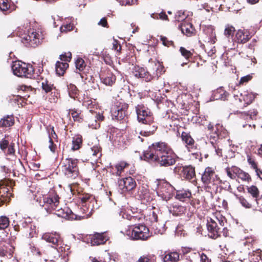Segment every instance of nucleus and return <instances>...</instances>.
Listing matches in <instances>:
<instances>
[{"label":"nucleus","mask_w":262,"mask_h":262,"mask_svg":"<svg viewBox=\"0 0 262 262\" xmlns=\"http://www.w3.org/2000/svg\"><path fill=\"white\" fill-rule=\"evenodd\" d=\"M42 90L45 93H48L52 91L53 89V84L49 83L48 81L46 80L43 81L41 83Z\"/></svg>","instance_id":"47"},{"label":"nucleus","mask_w":262,"mask_h":262,"mask_svg":"<svg viewBox=\"0 0 262 262\" xmlns=\"http://www.w3.org/2000/svg\"><path fill=\"white\" fill-rule=\"evenodd\" d=\"M215 135H211L210 137V143L211 144L213 148L214 149L216 154L222 157V148H221V143L220 140L221 139L220 135L219 134V129L217 128L215 131Z\"/></svg>","instance_id":"16"},{"label":"nucleus","mask_w":262,"mask_h":262,"mask_svg":"<svg viewBox=\"0 0 262 262\" xmlns=\"http://www.w3.org/2000/svg\"><path fill=\"white\" fill-rule=\"evenodd\" d=\"M42 238L46 241L47 242L51 243L52 245L51 247L56 250L59 248V242L60 235L57 233H45L42 236Z\"/></svg>","instance_id":"18"},{"label":"nucleus","mask_w":262,"mask_h":262,"mask_svg":"<svg viewBox=\"0 0 262 262\" xmlns=\"http://www.w3.org/2000/svg\"><path fill=\"white\" fill-rule=\"evenodd\" d=\"M181 174L183 178L191 180L195 175L194 168L191 165L183 167Z\"/></svg>","instance_id":"25"},{"label":"nucleus","mask_w":262,"mask_h":262,"mask_svg":"<svg viewBox=\"0 0 262 262\" xmlns=\"http://www.w3.org/2000/svg\"><path fill=\"white\" fill-rule=\"evenodd\" d=\"M107 240V237L103 233H96L91 238V244L93 246L104 244Z\"/></svg>","instance_id":"27"},{"label":"nucleus","mask_w":262,"mask_h":262,"mask_svg":"<svg viewBox=\"0 0 262 262\" xmlns=\"http://www.w3.org/2000/svg\"><path fill=\"white\" fill-rule=\"evenodd\" d=\"M82 137L80 136H77L73 137L72 140V147L71 148L72 150H76L79 149L82 144Z\"/></svg>","instance_id":"38"},{"label":"nucleus","mask_w":262,"mask_h":262,"mask_svg":"<svg viewBox=\"0 0 262 262\" xmlns=\"http://www.w3.org/2000/svg\"><path fill=\"white\" fill-rule=\"evenodd\" d=\"M71 116L74 121L81 122L83 120V116L81 115V111L76 109L71 111Z\"/></svg>","instance_id":"41"},{"label":"nucleus","mask_w":262,"mask_h":262,"mask_svg":"<svg viewBox=\"0 0 262 262\" xmlns=\"http://www.w3.org/2000/svg\"><path fill=\"white\" fill-rule=\"evenodd\" d=\"M144 160L155 162L160 166L168 167L173 165L178 158L172 149L165 142H157L148 146L144 151Z\"/></svg>","instance_id":"1"},{"label":"nucleus","mask_w":262,"mask_h":262,"mask_svg":"<svg viewBox=\"0 0 262 262\" xmlns=\"http://www.w3.org/2000/svg\"><path fill=\"white\" fill-rule=\"evenodd\" d=\"M78 160L77 159L73 158H67L63 161L62 171L67 178L73 180L78 176Z\"/></svg>","instance_id":"6"},{"label":"nucleus","mask_w":262,"mask_h":262,"mask_svg":"<svg viewBox=\"0 0 262 262\" xmlns=\"http://www.w3.org/2000/svg\"><path fill=\"white\" fill-rule=\"evenodd\" d=\"M201 180L205 185L216 184L220 181L218 176L215 173L212 168L207 167L205 168L203 173L202 175Z\"/></svg>","instance_id":"10"},{"label":"nucleus","mask_w":262,"mask_h":262,"mask_svg":"<svg viewBox=\"0 0 262 262\" xmlns=\"http://www.w3.org/2000/svg\"><path fill=\"white\" fill-rule=\"evenodd\" d=\"M9 225V218L6 216H0V229H5Z\"/></svg>","instance_id":"46"},{"label":"nucleus","mask_w":262,"mask_h":262,"mask_svg":"<svg viewBox=\"0 0 262 262\" xmlns=\"http://www.w3.org/2000/svg\"><path fill=\"white\" fill-rule=\"evenodd\" d=\"M136 186L135 180L130 177H126L118 181V187L122 193L132 190Z\"/></svg>","instance_id":"12"},{"label":"nucleus","mask_w":262,"mask_h":262,"mask_svg":"<svg viewBox=\"0 0 262 262\" xmlns=\"http://www.w3.org/2000/svg\"><path fill=\"white\" fill-rule=\"evenodd\" d=\"M36 227L33 224H31L30 226L26 230V236L28 238H32L37 235Z\"/></svg>","instance_id":"40"},{"label":"nucleus","mask_w":262,"mask_h":262,"mask_svg":"<svg viewBox=\"0 0 262 262\" xmlns=\"http://www.w3.org/2000/svg\"><path fill=\"white\" fill-rule=\"evenodd\" d=\"M151 66L152 67L149 70L150 73H151V80L154 79H158L161 75L164 73V68L159 62L151 63Z\"/></svg>","instance_id":"19"},{"label":"nucleus","mask_w":262,"mask_h":262,"mask_svg":"<svg viewBox=\"0 0 262 262\" xmlns=\"http://www.w3.org/2000/svg\"><path fill=\"white\" fill-rule=\"evenodd\" d=\"M235 31V28L233 26L228 25L225 29L224 35L228 38L230 37L232 38Z\"/></svg>","instance_id":"44"},{"label":"nucleus","mask_w":262,"mask_h":262,"mask_svg":"<svg viewBox=\"0 0 262 262\" xmlns=\"http://www.w3.org/2000/svg\"><path fill=\"white\" fill-rule=\"evenodd\" d=\"M257 112L253 110L252 111L249 112L248 113L244 112L242 113V115L244 116L245 119H248V118H250L251 119H253L256 116Z\"/></svg>","instance_id":"51"},{"label":"nucleus","mask_w":262,"mask_h":262,"mask_svg":"<svg viewBox=\"0 0 262 262\" xmlns=\"http://www.w3.org/2000/svg\"><path fill=\"white\" fill-rule=\"evenodd\" d=\"M251 78H252V76H250V75H248L245 76H243V77H241L240 81H239V83L244 84L245 83H246L248 81H249L251 79Z\"/></svg>","instance_id":"64"},{"label":"nucleus","mask_w":262,"mask_h":262,"mask_svg":"<svg viewBox=\"0 0 262 262\" xmlns=\"http://www.w3.org/2000/svg\"><path fill=\"white\" fill-rule=\"evenodd\" d=\"M9 145V141L5 139H3L0 141V148L5 152H6Z\"/></svg>","instance_id":"54"},{"label":"nucleus","mask_w":262,"mask_h":262,"mask_svg":"<svg viewBox=\"0 0 262 262\" xmlns=\"http://www.w3.org/2000/svg\"><path fill=\"white\" fill-rule=\"evenodd\" d=\"M228 93L222 87H220L212 92L211 99L213 100H221L225 101L227 99Z\"/></svg>","instance_id":"23"},{"label":"nucleus","mask_w":262,"mask_h":262,"mask_svg":"<svg viewBox=\"0 0 262 262\" xmlns=\"http://www.w3.org/2000/svg\"><path fill=\"white\" fill-rule=\"evenodd\" d=\"M186 18V16L184 12H182L181 11H179L177 12V13L175 15V19L176 20L180 22L184 20L185 18Z\"/></svg>","instance_id":"52"},{"label":"nucleus","mask_w":262,"mask_h":262,"mask_svg":"<svg viewBox=\"0 0 262 262\" xmlns=\"http://www.w3.org/2000/svg\"><path fill=\"white\" fill-rule=\"evenodd\" d=\"M174 188L169 183L162 180L158 182L156 192L163 201H167L172 196Z\"/></svg>","instance_id":"7"},{"label":"nucleus","mask_w":262,"mask_h":262,"mask_svg":"<svg viewBox=\"0 0 262 262\" xmlns=\"http://www.w3.org/2000/svg\"><path fill=\"white\" fill-rule=\"evenodd\" d=\"M137 120L141 123H150L152 122L151 113L149 109L143 105L136 106Z\"/></svg>","instance_id":"9"},{"label":"nucleus","mask_w":262,"mask_h":262,"mask_svg":"<svg viewBox=\"0 0 262 262\" xmlns=\"http://www.w3.org/2000/svg\"><path fill=\"white\" fill-rule=\"evenodd\" d=\"M216 37L215 33L213 31V30L211 29V34L209 36L206 37V40L208 42H210L211 43H214L216 41Z\"/></svg>","instance_id":"55"},{"label":"nucleus","mask_w":262,"mask_h":262,"mask_svg":"<svg viewBox=\"0 0 262 262\" xmlns=\"http://www.w3.org/2000/svg\"><path fill=\"white\" fill-rule=\"evenodd\" d=\"M128 105L123 100L117 101L111 108L112 119L116 120H122L127 115Z\"/></svg>","instance_id":"8"},{"label":"nucleus","mask_w":262,"mask_h":262,"mask_svg":"<svg viewBox=\"0 0 262 262\" xmlns=\"http://www.w3.org/2000/svg\"><path fill=\"white\" fill-rule=\"evenodd\" d=\"M180 255L177 252H171L166 254L163 257L164 262H177L179 260Z\"/></svg>","instance_id":"31"},{"label":"nucleus","mask_w":262,"mask_h":262,"mask_svg":"<svg viewBox=\"0 0 262 262\" xmlns=\"http://www.w3.org/2000/svg\"><path fill=\"white\" fill-rule=\"evenodd\" d=\"M134 76L137 78L142 79L146 82L151 81V73L144 68L136 66L133 71Z\"/></svg>","instance_id":"14"},{"label":"nucleus","mask_w":262,"mask_h":262,"mask_svg":"<svg viewBox=\"0 0 262 262\" xmlns=\"http://www.w3.org/2000/svg\"><path fill=\"white\" fill-rule=\"evenodd\" d=\"M181 138L183 142L185 144V146L189 151L192 152L196 149V146L194 145V141L189 134L182 132Z\"/></svg>","instance_id":"20"},{"label":"nucleus","mask_w":262,"mask_h":262,"mask_svg":"<svg viewBox=\"0 0 262 262\" xmlns=\"http://www.w3.org/2000/svg\"><path fill=\"white\" fill-rule=\"evenodd\" d=\"M72 58V54L70 52H68V53H65L64 54H62L60 55V59L61 60H63L66 61H70Z\"/></svg>","instance_id":"56"},{"label":"nucleus","mask_w":262,"mask_h":262,"mask_svg":"<svg viewBox=\"0 0 262 262\" xmlns=\"http://www.w3.org/2000/svg\"><path fill=\"white\" fill-rule=\"evenodd\" d=\"M137 196L139 199L146 202H149L151 200L149 190L143 186L139 189Z\"/></svg>","instance_id":"28"},{"label":"nucleus","mask_w":262,"mask_h":262,"mask_svg":"<svg viewBox=\"0 0 262 262\" xmlns=\"http://www.w3.org/2000/svg\"><path fill=\"white\" fill-rule=\"evenodd\" d=\"M12 70L14 75L18 77L31 78L34 74V69L29 63H26L20 61L13 62Z\"/></svg>","instance_id":"5"},{"label":"nucleus","mask_w":262,"mask_h":262,"mask_svg":"<svg viewBox=\"0 0 262 262\" xmlns=\"http://www.w3.org/2000/svg\"><path fill=\"white\" fill-rule=\"evenodd\" d=\"M69 64L67 62L57 61L55 64V71L56 74L59 76L63 75L66 70L68 68Z\"/></svg>","instance_id":"32"},{"label":"nucleus","mask_w":262,"mask_h":262,"mask_svg":"<svg viewBox=\"0 0 262 262\" xmlns=\"http://www.w3.org/2000/svg\"><path fill=\"white\" fill-rule=\"evenodd\" d=\"M248 192L251 195L254 199V202L258 204L259 192V190L256 186L252 185L247 187Z\"/></svg>","instance_id":"33"},{"label":"nucleus","mask_w":262,"mask_h":262,"mask_svg":"<svg viewBox=\"0 0 262 262\" xmlns=\"http://www.w3.org/2000/svg\"><path fill=\"white\" fill-rule=\"evenodd\" d=\"M120 215H122V217L123 219H126L128 220L133 221L136 220V217L135 216L131 215L124 212H121Z\"/></svg>","instance_id":"61"},{"label":"nucleus","mask_w":262,"mask_h":262,"mask_svg":"<svg viewBox=\"0 0 262 262\" xmlns=\"http://www.w3.org/2000/svg\"><path fill=\"white\" fill-rule=\"evenodd\" d=\"M249 32L247 30H238L235 34V40L238 43H244L250 38Z\"/></svg>","instance_id":"22"},{"label":"nucleus","mask_w":262,"mask_h":262,"mask_svg":"<svg viewBox=\"0 0 262 262\" xmlns=\"http://www.w3.org/2000/svg\"><path fill=\"white\" fill-rule=\"evenodd\" d=\"M261 251L257 249L249 253V260L250 262H262L261 258Z\"/></svg>","instance_id":"34"},{"label":"nucleus","mask_w":262,"mask_h":262,"mask_svg":"<svg viewBox=\"0 0 262 262\" xmlns=\"http://www.w3.org/2000/svg\"><path fill=\"white\" fill-rule=\"evenodd\" d=\"M234 194L243 207L246 208H251L252 207V203L248 202L244 196L238 195L235 193H234Z\"/></svg>","instance_id":"39"},{"label":"nucleus","mask_w":262,"mask_h":262,"mask_svg":"<svg viewBox=\"0 0 262 262\" xmlns=\"http://www.w3.org/2000/svg\"><path fill=\"white\" fill-rule=\"evenodd\" d=\"M15 143L11 142L10 144H9L8 146V149L7 151V155H14L15 154V149H14Z\"/></svg>","instance_id":"57"},{"label":"nucleus","mask_w":262,"mask_h":262,"mask_svg":"<svg viewBox=\"0 0 262 262\" xmlns=\"http://www.w3.org/2000/svg\"><path fill=\"white\" fill-rule=\"evenodd\" d=\"M90 152L92 156L96 158H100L101 156V148L99 146L95 145L90 148Z\"/></svg>","instance_id":"45"},{"label":"nucleus","mask_w":262,"mask_h":262,"mask_svg":"<svg viewBox=\"0 0 262 262\" xmlns=\"http://www.w3.org/2000/svg\"><path fill=\"white\" fill-rule=\"evenodd\" d=\"M149 221L151 222V228L154 230L155 234H162L165 231V224L163 222L160 223L158 220V215L154 211L149 215Z\"/></svg>","instance_id":"11"},{"label":"nucleus","mask_w":262,"mask_h":262,"mask_svg":"<svg viewBox=\"0 0 262 262\" xmlns=\"http://www.w3.org/2000/svg\"><path fill=\"white\" fill-rule=\"evenodd\" d=\"M67 89L69 96L75 99L78 94V90L77 87L75 85L70 83L67 85Z\"/></svg>","instance_id":"37"},{"label":"nucleus","mask_w":262,"mask_h":262,"mask_svg":"<svg viewBox=\"0 0 262 262\" xmlns=\"http://www.w3.org/2000/svg\"><path fill=\"white\" fill-rule=\"evenodd\" d=\"M50 138L52 139V140L57 139V135L55 133L53 127L51 128V132L49 130V139H50Z\"/></svg>","instance_id":"63"},{"label":"nucleus","mask_w":262,"mask_h":262,"mask_svg":"<svg viewBox=\"0 0 262 262\" xmlns=\"http://www.w3.org/2000/svg\"><path fill=\"white\" fill-rule=\"evenodd\" d=\"M73 29V26L71 24L62 25L60 27V30L61 32L71 31Z\"/></svg>","instance_id":"60"},{"label":"nucleus","mask_w":262,"mask_h":262,"mask_svg":"<svg viewBox=\"0 0 262 262\" xmlns=\"http://www.w3.org/2000/svg\"><path fill=\"white\" fill-rule=\"evenodd\" d=\"M59 199L57 194L54 191H52L49 192L48 195L43 196L42 199H40L39 203L40 206L44 207L48 213H51L55 210L56 212L54 213L58 216L68 220H81L90 216L89 214L83 216L75 214L69 208H59Z\"/></svg>","instance_id":"2"},{"label":"nucleus","mask_w":262,"mask_h":262,"mask_svg":"<svg viewBox=\"0 0 262 262\" xmlns=\"http://www.w3.org/2000/svg\"><path fill=\"white\" fill-rule=\"evenodd\" d=\"M49 145L48 147L50 149V151L53 153L55 152L57 148L56 145L54 143L53 140H52V139H51V138L49 139Z\"/></svg>","instance_id":"62"},{"label":"nucleus","mask_w":262,"mask_h":262,"mask_svg":"<svg viewBox=\"0 0 262 262\" xmlns=\"http://www.w3.org/2000/svg\"><path fill=\"white\" fill-rule=\"evenodd\" d=\"M141 129L139 133L141 135L148 137L152 135L157 129V126L153 123L152 120L150 123H142Z\"/></svg>","instance_id":"17"},{"label":"nucleus","mask_w":262,"mask_h":262,"mask_svg":"<svg viewBox=\"0 0 262 262\" xmlns=\"http://www.w3.org/2000/svg\"><path fill=\"white\" fill-rule=\"evenodd\" d=\"M75 66L76 70L81 72L84 69L86 64L82 58L78 57L75 61Z\"/></svg>","instance_id":"43"},{"label":"nucleus","mask_w":262,"mask_h":262,"mask_svg":"<svg viewBox=\"0 0 262 262\" xmlns=\"http://www.w3.org/2000/svg\"><path fill=\"white\" fill-rule=\"evenodd\" d=\"M126 236L133 241H146L151 236L149 228L144 224H138L131 226L125 231Z\"/></svg>","instance_id":"3"},{"label":"nucleus","mask_w":262,"mask_h":262,"mask_svg":"<svg viewBox=\"0 0 262 262\" xmlns=\"http://www.w3.org/2000/svg\"><path fill=\"white\" fill-rule=\"evenodd\" d=\"M21 42L26 47L35 48L38 46L43 39V35L39 29H31L20 36Z\"/></svg>","instance_id":"4"},{"label":"nucleus","mask_w":262,"mask_h":262,"mask_svg":"<svg viewBox=\"0 0 262 262\" xmlns=\"http://www.w3.org/2000/svg\"><path fill=\"white\" fill-rule=\"evenodd\" d=\"M207 228L210 234L209 236L211 238L216 239L220 236L221 229L220 227L219 226L217 223L212 219L207 220Z\"/></svg>","instance_id":"13"},{"label":"nucleus","mask_w":262,"mask_h":262,"mask_svg":"<svg viewBox=\"0 0 262 262\" xmlns=\"http://www.w3.org/2000/svg\"><path fill=\"white\" fill-rule=\"evenodd\" d=\"M128 163L124 161H121L117 164L115 166L116 169L117 170L116 174L117 176H120L124 168L127 166H128Z\"/></svg>","instance_id":"42"},{"label":"nucleus","mask_w":262,"mask_h":262,"mask_svg":"<svg viewBox=\"0 0 262 262\" xmlns=\"http://www.w3.org/2000/svg\"><path fill=\"white\" fill-rule=\"evenodd\" d=\"M182 56H183L186 60H188L192 55V54L189 50H186L184 47H180L179 50Z\"/></svg>","instance_id":"49"},{"label":"nucleus","mask_w":262,"mask_h":262,"mask_svg":"<svg viewBox=\"0 0 262 262\" xmlns=\"http://www.w3.org/2000/svg\"><path fill=\"white\" fill-rule=\"evenodd\" d=\"M198 258H200L201 262H211V260L208 259L207 255L204 253L200 254L199 252H192Z\"/></svg>","instance_id":"50"},{"label":"nucleus","mask_w":262,"mask_h":262,"mask_svg":"<svg viewBox=\"0 0 262 262\" xmlns=\"http://www.w3.org/2000/svg\"><path fill=\"white\" fill-rule=\"evenodd\" d=\"M247 161L249 164L250 165L251 168L254 170L258 168L257 163L255 162L254 160L249 156L247 157Z\"/></svg>","instance_id":"58"},{"label":"nucleus","mask_w":262,"mask_h":262,"mask_svg":"<svg viewBox=\"0 0 262 262\" xmlns=\"http://www.w3.org/2000/svg\"><path fill=\"white\" fill-rule=\"evenodd\" d=\"M191 196V192L189 190L182 189L177 191L176 198L181 201L184 202Z\"/></svg>","instance_id":"29"},{"label":"nucleus","mask_w":262,"mask_h":262,"mask_svg":"<svg viewBox=\"0 0 262 262\" xmlns=\"http://www.w3.org/2000/svg\"><path fill=\"white\" fill-rule=\"evenodd\" d=\"M14 123V118L12 116H7L2 118L0 120V127H7L13 125Z\"/></svg>","instance_id":"35"},{"label":"nucleus","mask_w":262,"mask_h":262,"mask_svg":"<svg viewBox=\"0 0 262 262\" xmlns=\"http://www.w3.org/2000/svg\"><path fill=\"white\" fill-rule=\"evenodd\" d=\"M232 171L237 177L243 181L249 182L251 181V178L248 173L243 171L239 168L233 166L232 167Z\"/></svg>","instance_id":"24"},{"label":"nucleus","mask_w":262,"mask_h":262,"mask_svg":"<svg viewBox=\"0 0 262 262\" xmlns=\"http://www.w3.org/2000/svg\"><path fill=\"white\" fill-rule=\"evenodd\" d=\"M82 206H84V204L86 205L88 202L92 203V201L94 202V198L90 194H86L80 198Z\"/></svg>","instance_id":"48"},{"label":"nucleus","mask_w":262,"mask_h":262,"mask_svg":"<svg viewBox=\"0 0 262 262\" xmlns=\"http://www.w3.org/2000/svg\"><path fill=\"white\" fill-rule=\"evenodd\" d=\"M242 98L239 99L242 101V99L244 101L245 105L246 106L251 104L255 98V95L252 92H244V93L241 94Z\"/></svg>","instance_id":"30"},{"label":"nucleus","mask_w":262,"mask_h":262,"mask_svg":"<svg viewBox=\"0 0 262 262\" xmlns=\"http://www.w3.org/2000/svg\"><path fill=\"white\" fill-rule=\"evenodd\" d=\"M10 7V5L7 0H0V9L5 11Z\"/></svg>","instance_id":"53"},{"label":"nucleus","mask_w":262,"mask_h":262,"mask_svg":"<svg viewBox=\"0 0 262 262\" xmlns=\"http://www.w3.org/2000/svg\"><path fill=\"white\" fill-rule=\"evenodd\" d=\"M99 77L101 82L106 85L112 86L116 81L115 75L108 69L101 71Z\"/></svg>","instance_id":"15"},{"label":"nucleus","mask_w":262,"mask_h":262,"mask_svg":"<svg viewBox=\"0 0 262 262\" xmlns=\"http://www.w3.org/2000/svg\"><path fill=\"white\" fill-rule=\"evenodd\" d=\"M8 189L0 183V206L8 200Z\"/></svg>","instance_id":"36"},{"label":"nucleus","mask_w":262,"mask_h":262,"mask_svg":"<svg viewBox=\"0 0 262 262\" xmlns=\"http://www.w3.org/2000/svg\"><path fill=\"white\" fill-rule=\"evenodd\" d=\"M179 28L180 29L182 32L187 36H190L193 31L194 29L191 23L184 21L182 22L180 25Z\"/></svg>","instance_id":"26"},{"label":"nucleus","mask_w":262,"mask_h":262,"mask_svg":"<svg viewBox=\"0 0 262 262\" xmlns=\"http://www.w3.org/2000/svg\"><path fill=\"white\" fill-rule=\"evenodd\" d=\"M113 49L120 52L121 50V46L119 41L116 39H114L113 42Z\"/></svg>","instance_id":"59"},{"label":"nucleus","mask_w":262,"mask_h":262,"mask_svg":"<svg viewBox=\"0 0 262 262\" xmlns=\"http://www.w3.org/2000/svg\"><path fill=\"white\" fill-rule=\"evenodd\" d=\"M104 116L100 113H95L92 114L89 117V125L94 128H97L100 127V121H103Z\"/></svg>","instance_id":"21"}]
</instances>
